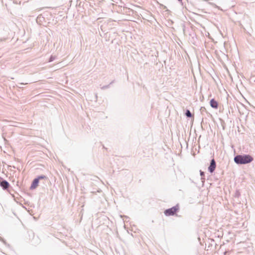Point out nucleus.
Segmentation results:
<instances>
[{"mask_svg":"<svg viewBox=\"0 0 255 255\" xmlns=\"http://www.w3.org/2000/svg\"><path fill=\"white\" fill-rule=\"evenodd\" d=\"M253 158L249 154L237 155L234 157V161L237 164H246L251 162Z\"/></svg>","mask_w":255,"mask_h":255,"instance_id":"nucleus-1","label":"nucleus"},{"mask_svg":"<svg viewBox=\"0 0 255 255\" xmlns=\"http://www.w3.org/2000/svg\"><path fill=\"white\" fill-rule=\"evenodd\" d=\"M179 207L178 205L173 206L170 208L166 209L164 212V215L166 216H173L179 210Z\"/></svg>","mask_w":255,"mask_h":255,"instance_id":"nucleus-2","label":"nucleus"},{"mask_svg":"<svg viewBox=\"0 0 255 255\" xmlns=\"http://www.w3.org/2000/svg\"><path fill=\"white\" fill-rule=\"evenodd\" d=\"M216 167V161L214 160V159H212L211 160L210 165L208 167V171L211 173H212L215 171Z\"/></svg>","mask_w":255,"mask_h":255,"instance_id":"nucleus-3","label":"nucleus"},{"mask_svg":"<svg viewBox=\"0 0 255 255\" xmlns=\"http://www.w3.org/2000/svg\"><path fill=\"white\" fill-rule=\"evenodd\" d=\"M0 179H2V180L0 182V186L3 190H6L8 188L9 186V183L5 180L2 179V178L0 177Z\"/></svg>","mask_w":255,"mask_h":255,"instance_id":"nucleus-4","label":"nucleus"},{"mask_svg":"<svg viewBox=\"0 0 255 255\" xmlns=\"http://www.w3.org/2000/svg\"><path fill=\"white\" fill-rule=\"evenodd\" d=\"M39 182V181L38 180V179H37L36 178L34 179L31 184L30 189L31 190L35 189L36 187L38 186Z\"/></svg>","mask_w":255,"mask_h":255,"instance_id":"nucleus-5","label":"nucleus"},{"mask_svg":"<svg viewBox=\"0 0 255 255\" xmlns=\"http://www.w3.org/2000/svg\"><path fill=\"white\" fill-rule=\"evenodd\" d=\"M210 104L212 108L217 109L218 107V103L214 99H212L210 100Z\"/></svg>","mask_w":255,"mask_h":255,"instance_id":"nucleus-6","label":"nucleus"},{"mask_svg":"<svg viewBox=\"0 0 255 255\" xmlns=\"http://www.w3.org/2000/svg\"><path fill=\"white\" fill-rule=\"evenodd\" d=\"M36 178L38 179V180L39 181H40V180H42V179H44V180L48 179V177L44 175H39V176H37L36 177Z\"/></svg>","mask_w":255,"mask_h":255,"instance_id":"nucleus-7","label":"nucleus"},{"mask_svg":"<svg viewBox=\"0 0 255 255\" xmlns=\"http://www.w3.org/2000/svg\"><path fill=\"white\" fill-rule=\"evenodd\" d=\"M200 175L201 176V180H202V182H204L205 181V178L204 177L205 176V173L204 172L201 171V170H200Z\"/></svg>","mask_w":255,"mask_h":255,"instance_id":"nucleus-8","label":"nucleus"},{"mask_svg":"<svg viewBox=\"0 0 255 255\" xmlns=\"http://www.w3.org/2000/svg\"><path fill=\"white\" fill-rule=\"evenodd\" d=\"M185 114L187 118H191L192 117V114L189 110H186Z\"/></svg>","mask_w":255,"mask_h":255,"instance_id":"nucleus-9","label":"nucleus"},{"mask_svg":"<svg viewBox=\"0 0 255 255\" xmlns=\"http://www.w3.org/2000/svg\"><path fill=\"white\" fill-rule=\"evenodd\" d=\"M56 59V56L51 55L49 59V62H52L53 60H54Z\"/></svg>","mask_w":255,"mask_h":255,"instance_id":"nucleus-10","label":"nucleus"},{"mask_svg":"<svg viewBox=\"0 0 255 255\" xmlns=\"http://www.w3.org/2000/svg\"><path fill=\"white\" fill-rule=\"evenodd\" d=\"M109 88H110V85H108L103 86H101V89L102 90H105V89H108Z\"/></svg>","mask_w":255,"mask_h":255,"instance_id":"nucleus-11","label":"nucleus"},{"mask_svg":"<svg viewBox=\"0 0 255 255\" xmlns=\"http://www.w3.org/2000/svg\"><path fill=\"white\" fill-rule=\"evenodd\" d=\"M112 0L117 4H120V3H122L121 0Z\"/></svg>","mask_w":255,"mask_h":255,"instance_id":"nucleus-12","label":"nucleus"},{"mask_svg":"<svg viewBox=\"0 0 255 255\" xmlns=\"http://www.w3.org/2000/svg\"><path fill=\"white\" fill-rule=\"evenodd\" d=\"M114 82H115V80L112 81L110 83V84H109V85H110L112 84L113 83H114Z\"/></svg>","mask_w":255,"mask_h":255,"instance_id":"nucleus-13","label":"nucleus"},{"mask_svg":"<svg viewBox=\"0 0 255 255\" xmlns=\"http://www.w3.org/2000/svg\"><path fill=\"white\" fill-rule=\"evenodd\" d=\"M19 85H20V86H22V85H24V83H20V84H19Z\"/></svg>","mask_w":255,"mask_h":255,"instance_id":"nucleus-14","label":"nucleus"},{"mask_svg":"<svg viewBox=\"0 0 255 255\" xmlns=\"http://www.w3.org/2000/svg\"><path fill=\"white\" fill-rule=\"evenodd\" d=\"M18 87H19V88H22V86H18Z\"/></svg>","mask_w":255,"mask_h":255,"instance_id":"nucleus-15","label":"nucleus"},{"mask_svg":"<svg viewBox=\"0 0 255 255\" xmlns=\"http://www.w3.org/2000/svg\"><path fill=\"white\" fill-rule=\"evenodd\" d=\"M2 238L0 237V241H2Z\"/></svg>","mask_w":255,"mask_h":255,"instance_id":"nucleus-16","label":"nucleus"},{"mask_svg":"<svg viewBox=\"0 0 255 255\" xmlns=\"http://www.w3.org/2000/svg\"><path fill=\"white\" fill-rule=\"evenodd\" d=\"M181 0H178V1H181Z\"/></svg>","mask_w":255,"mask_h":255,"instance_id":"nucleus-17","label":"nucleus"}]
</instances>
